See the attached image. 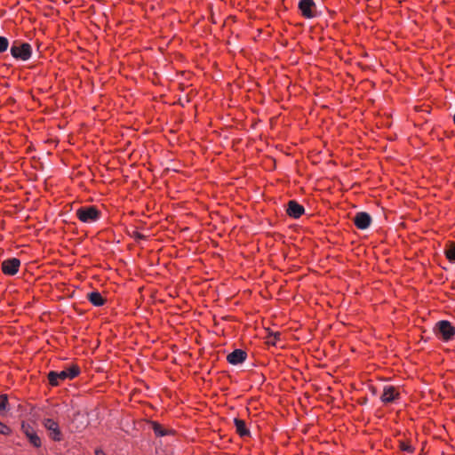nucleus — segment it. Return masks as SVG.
<instances>
[{"label":"nucleus","instance_id":"1","mask_svg":"<svg viewBox=\"0 0 455 455\" xmlns=\"http://www.w3.org/2000/svg\"><path fill=\"white\" fill-rule=\"evenodd\" d=\"M81 371L77 364H72L68 368L60 371H52L48 373L47 379L49 384L52 387H58L66 379H74L80 374Z\"/></svg>","mask_w":455,"mask_h":455},{"label":"nucleus","instance_id":"2","mask_svg":"<svg viewBox=\"0 0 455 455\" xmlns=\"http://www.w3.org/2000/svg\"><path fill=\"white\" fill-rule=\"evenodd\" d=\"M10 52L16 60L27 61L31 58L33 50L30 44L15 40L11 46Z\"/></svg>","mask_w":455,"mask_h":455},{"label":"nucleus","instance_id":"3","mask_svg":"<svg viewBox=\"0 0 455 455\" xmlns=\"http://www.w3.org/2000/svg\"><path fill=\"white\" fill-rule=\"evenodd\" d=\"M434 332L439 339L448 342L455 337V326L447 320H441L435 323Z\"/></svg>","mask_w":455,"mask_h":455},{"label":"nucleus","instance_id":"4","mask_svg":"<svg viewBox=\"0 0 455 455\" xmlns=\"http://www.w3.org/2000/svg\"><path fill=\"white\" fill-rule=\"evenodd\" d=\"M76 218L84 223H93L100 219L101 212L94 205L82 206L76 211Z\"/></svg>","mask_w":455,"mask_h":455},{"label":"nucleus","instance_id":"5","mask_svg":"<svg viewBox=\"0 0 455 455\" xmlns=\"http://www.w3.org/2000/svg\"><path fill=\"white\" fill-rule=\"evenodd\" d=\"M401 399V393L399 387L393 385H386L383 387V392L380 395V401L383 404L395 403Z\"/></svg>","mask_w":455,"mask_h":455},{"label":"nucleus","instance_id":"6","mask_svg":"<svg viewBox=\"0 0 455 455\" xmlns=\"http://www.w3.org/2000/svg\"><path fill=\"white\" fill-rule=\"evenodd\" d=\"M20 429L34 448L38 449L42 446V440L40 436L28 422L22 421L20 424Z\"/></svg>","mask_w":455,"mask_h":455},{"label":"nucleus","instance_id":"7","mask_svg":"<svg viewBox=\"0 0 455 455\" xmlns=\"http://www.w3.org/2000/svg\"><path fill=\"white\" fill-rule=\"evenodd\" d=\"M43 426L48 431L49 437L54 442H60L63 439V435L60 428L59 423L52 419H44Z\"/></svg>","mask_w":455,"mask_h":455},{"label":"nucleus","instance_id":"8","mask_svg":"<svg viewBox=\"0 0 455 455\" xmlns=\"http://www.w3.org/2000/svg\"><path fill=\"white\" fill-rule=\"evenodd\" d=\"M20 264L18 258H9L2 262L1 270L5 275L12 276L19 272Z\"/></svg>","mask_w":455,"mask_h":455},{"label":"nucleus","instance_id":"9","mask_svg":"<svg viewBox=\"0 0 455 455\" xmlns=\"http://www.w3.org/2000/svg\"><path fill=\"white\" fill-rule=\"evenodd\" d=\"M298 7L304 18L312 19L315 17V4L313 0H300Z\"/></svg>","mask_w":455,"mask_h":455},{"label":"nucleus","instance_id":"10","mask_svg":"<svg viewBox=\"0 0 455 455\" xmlns=\"http://www.w3.org/2000/svg\"><path fill=\"white\" fill-rule=\"evenodd\" d=\"M304 206L299 204L297 201L291 200L288 202L286 213L289 217L293 219H299L304 214Z\"/></svg>","mask_w":455,"mask_h":455},{"label":"nucleus","instance_id":"11","mask_svg":"<svg viewBox=\"0 0 455 455\" xmlns=\"http://www.w3.org/2000/svg\"><path fill=\"white\" fill-rule=\"evenodd\" d=\"M371 223V217L365 212H357L354 218V224L358 229H366Z\"/></svg>","mask_w":455,"mask_h":455},{"label":"nucleus","instance_id":"12","mask_svg":"<svg viewBox=\"0 0 455 455\" xmlns=\"http://www.w3.org/2000/svg\"><path fill=\"white\" fill-rule=\"evenodd\" d=\"M247 358V353L243 349H235L227 356V361L233 365L243 363Z\"/></svg>","mask_w":455,"mask_h":455},{"label":"nucleus","instance_id":"13","mask_svg":"<svg viewBox=\"0 0 455 455\" xmlns=\"http://www.w3.org/2000/svg\"><path fill=\"white\" fill-rule=\"evenodd\" d=\"M234 425L235 427V432L240 437H246L251 435L250 429L247 427L246 423L243 419L235 418Z\"/></svg>","mask_w":455,"mask_h":455},{"label":"nucleus","instance_id":"14","mask_svg":"<svg viewBox=\"0 0 455 455\" xmlns=\"http://www.w3.org/2000/svg\"><path fill=\"white\" fill-rule=\"evenodd\" d=\"M150 425L152 429L156 436H165L169 435H173L174 431L171 429L164 428L160 423L156 421H150Z\"/></svg>","mask_w":455,"mask_h":455},{"label":"nucleus","instance_id":"15","mask_svg":"<svg viewBox=\"0 0 455 455\" xmlns=\"http://www.w3.org/2000/svg\"><path fill=\"white\" fill-rule=\"evenodd\" d=\"M87 299L95 307H101L106 303V299H104L99 291H92L88 293Z\"/></svg>","mask_w":455,"mask_h":455},{"label":"nucleus","instance_id":"16","mask_svg":"<svg viewBox=\"0 0 455 455\" xmlns=\"http://www.w3.org/2000/svg\"><path fill=\"white\" fill-rule=\"evenodd\" d=\"M444 255L451 263H455V242H449L446 244Z\"/></svg>","mask_w":455,"mask_h":455},{"label":"nucleus","instance_id":"17","mask_svg":"<svg viewBox=\"0 0 455 455\" xmlns=\"http://www.w3.org/2000/svg\"><path fill=\"white\" fill-rule=\"evenodd\" d=\"M399 449L403 451H406L408 453H412L414 451V448L409 442L400 441Z\"/></svg>","mask_w":455,"mask_h":455},{"label":"nucleus","instance_id":"18","mask_svg":"<svg viewBox=\"0 0 455 455\" xmlns=\"http://www.w3.org/2000/svg\"><path fill=\"white\" fill-rule=\"evenodd\" d=\"M8 405V395L5 394L0 395V412L6 411Z\"/></svg>","mask_w":455,"mask_h":455},{"label":"nucleus","instance_id":"19","mask_svg":"<svg viewBox=\"0 0 455 455\" xmlns=\"http://www.w3.org/2000/svg\"><path fill=\"white\" fill-rule=\"evenodd\" d=\"M9 47V40L5 36H0V53L7 51Z\"/></svg>","mask_w":455,"mask_h":455},{"label":"nucleus","instance_id":"20","mask_svg":"<svg viewBox=\"0 0 455 455\" xmlns=\"http://www.w3.org/2000/svg\"><path fill=\"white\" fill-rule=\"evenodd\" d=\"M12 433V428L5 425L4 423L0 421V435H10Z\"/></svg>","mask_w":455,"mask_h":455},{"label":"nucleus","instance_id":"21","mask_svg":"<svg viewBox=\"0 0 455 455\" xmlns=\"http://www.w3.org/2000/svg\"><path fill=\"white\" fill-rule=\"evenodd\" d=\"M280 337V333L276 332L275 334H270L268 336V343H271L273 345H275V340H277Z\"/></svg>","mask_w":455,"mask_h":455},{"label":"nucleus","instance_id":"22","mask_svg":"<svg viewBox=\"0 0 455 455\" xmlns=\"http://www.w3.org/2000/svg\"><path fill=\"white\" fill-rule=\"evenodd\" d=\"M132 237L135 238L136 240H143L146 238V235H144L139 231H133Z\"/></svg>","mask_w":455,"mask_h":455},{"label":"nucleus","instance_id":"23","mask_svg":"<svg viewBox=\"0 0 455 455\" xmlns=\"http://www.w3.org/2000/svg\"><path fill=\"white\" fill-rule=\"evenodd\" d=\"M95 455H106L104 451L101 449L95 450Z\"/></svg>","mask_w":455,"mask_h":455},{"label":"nucleus","instance_id":"24","mask_svg":"<svg viewBox=\"0 0 455 455\" xmlns=\"http://www.w3.org/2000/svg\"><path fill=\"white\" fill-rule=\"evenodd\" d=\"M453 122L455 124V113H454V116H453Z\"/></svg>","mask_w":455,"mask_h":455}]
</instances>
